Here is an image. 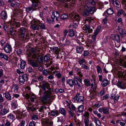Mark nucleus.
I'll return each instance as SVG.
<instances>
[{
	"label": "nucleus",
	"instance_id": "nucleus-6",
	"mask_svg": "<svg viewBox=\"0 0 126 126\" xmlns=\"http://www.w3.org/2000/svg\"><path fill=\"white\" fill-rule=\"evenodd\" d=\"M73 100L76 102L82 103L84 101V98L83 96L81 95L79 93H78L74 98Z\"/></svg>",
	"mask_w": 126,
	"mask_h": 126
},
{
	"label": "nucleus",
	"instance_id": "nucleus-62",
	"mask_svg": "<svg viewBox=\"0 0 126 126\" xmlns=\"http://www.w3.org/2000/svg\"><path fill=\"white\" fill-rule=\"evenodd\" d=\"M36 123L33 121H31L29 124V126H35Z\"/></svg>",
	"mask_w": 126,
	"mask_h": 126
},
{
	"label": "nucleus",
	"instance_id": "nucleus-47",
	"mask_svg": "<svg viewBox=\"0 0 126 126\" xmlns=\"http://www.w3.org/2000/svg\"><path fill=\"white\" fill-rule=\"evenodd\" d=\"M100 26H98L95 32H94V34L97 35L100 31Z\"/></svg>",
	"mask_w": 126,
	"mask_h": 126
},
{
	"label": "nucleus",
	"instance_id": "nucleus-52",
	"mask_svg": "<svg viewBox=\"0 0 126 126\" xmlns=\"http://www.w3.org/2000/svg\"><path fill=\"white\" fill-rule=\"evenodd\" d=\"M89 54V51L87 50H85L84 51L83 53L82 54V55L84 57L87 56Z\"/></svg>",
	"mask_w": 126,
	"mask_h": 126
},
{
	"label": "nucleus",
	"instance_id": "nucleus-45",
	"mask_svg": "<svg viewBox=\"0 0 126 126\" xmlns=\"http://www.w3.org/2000/svg\"><path fill=\"white\" fill-rule=\"evenodd\" d=\"M85 62L86 60L84 59H80L78 61V62L80 65H81L83 63Z\"/></svg>",
	"mask_w": 126,
	"mask_h": 126
},
{
	"label": "nucleus",
	"instance_id": "nucleus-14",
	"mask_svg": "<svg viewBox=\"0 0 126 126\" xmlns=\"http://www.w3.org/2000/svg\"><path fill=\"white\" fill-rule=\"evenodd\" d=\"M1 19H6L7 17V15L6 12L5 10L2 11L0 14Z\"/></svg>",
	"mask_w": 126,
	"mask_h": 126
},
{
	"label": "nucleus",
	"instance_id": "nucleus-55",
	"mask_svg": "<svg viewBox=\"0 0 126 126\" xmlns=\"http://www.w3.org/2000/svg\"><path fill=\"white\" fill-rule=\"evenodd\" d=\"M28 72L30 73H33L34 72V70L31 67H29L27 69Z\"/></svg>",
	"mask_w": 126,
	"mask_h": 126
},
{
	"label": "nucleus",
	"instance_id": "nucleus-63",
	"mask_svg": "<svg viewBox=\"0 0 126 126\" xmlns=\"http://www.w3.org/2000/svg\"><path fill=\"white\" fill-rule=\"evenodd\" d=\"M7 118L11 119H13L15 118L14 116L11 114H9L7 116Z\"/></svg>",
	"mask_w": 126,
	"mask_h": 126
},
{
	"label": "nucleus",
	"instance_id": "nucleus-46",
	"mask_svg": "<svg viewBox=\"0 0 126 126\" xmlns=\"http://www.w3.org/2000/svg\"><path fill=\"white\" fill-rule=\"evenodd\" d=\"M69 115L70 116V118L72 117L74 115V113L73 110H70L69 111Z\"/></svg>",
	"mask_w": 126,
	"mask_h": 126
},
{
	"label": "nucleus",
	"instance_id": "nucleus-7",
	"mask_svg": "<svg viewBox=\"0 0 126 126\" xmlns=\"http://www.w3.org/2000/svg\"><path fill=\"white\" fill-rule=\"evenodd\" d=\"M31 23L32 28L33 30H36L38 29L39 28L38 25L40 23V22L38 20L34 19L31 21Z\"/></svg>",
	"mask_w": 126,
	"mask_h": 126
},
{
	"label": "nucleus",
	"instance_id": "nucleus-34",
	"mask_svg": "<svg viewBox=\"0 0 126 126\" xmlns=\"http://www.w3.org/2000/svg\"><path fill=\"white\" fill-rule=\"evenodd\" d=\"M113 10L110 8L108 9L107 11V13L109 15H112L113 13Z\"/></svg>",
	"mask_w": 126,
	"mask_h": 126
},
{
	"label": "nucleus",
	"instance_id": "nucleus-25",
	"mask_svg": "<svg viewBox=\"0 0 126 126\" xmlns=\"http://www.w3.org/2000/svg\"><path fill=\"white\" fill-rule=\"evenodd\" d=\"M30 98L31 101L32 102H36L38 100V99L36 96L33 94L31 95Z\"/></svg>",
	"mask_w": 126,
	"mask_h": 126
},
{
	"label": "nucleus",
	"instance_id": "nucleus-38",
	"mask_svg": "<svg viewBox=\"0 0 126 126\" xmlns=\"http://www.w3.org/2000/svg\"><path fill=\"white\" fill-rule=\"evenodd\" d=\"M52 13L55 16V17L59 18L60 16L59 14L57 11H54L52 12Z\"/></svg>",
	"mask_w": 126,
	"mask_h": 126
},
{
	"label": "nucleus",
	"instance_id": "nucleus-4",
	"mask_svg": "<svg viewBox=\"0 0 126 126\" xmlns=\"http://www.w3.org/2000/svg\"><path fill=\"white\" fill-rule=\"evenodd\" d=\"M40 53V49L39 48H33L31 49L28 54L27 57H30L32 55V57L34 59L37 58L38 57V55Z\"/></svg>",
	"mask_w": 126,
	"mask_h": 126
},
{
	"label": "nucleus",
	"instance_id": "nucleus-61",
	"mask_svg": "<svg viewBox=\"0 0 126 126\" xmlns=\"http://www.w3.org/2000/svg\"><path fill=\"white\" fill-rule=\"evenodd\" d=\"M112 3L113 5H116L119 6V2H118L116 0H112Z\"/></svg>",
	"mask_w": 126,
	"mask_h": 126
},
{
	"label": "nucleus",
	"instance_id": "nucleus-15",
	"mask_svg": "<svg viewBox=\"0 0 126 126\" xmlns=\"http://www.w3.org/2000/svg\"><path fill=\"white\" fill-rule=\"evenodd\" d=\"M98 111L101 113L103 112L104 113L106 114L109 113V109L107 107L101 108L99 109Z\"/></svg>",
	"mask_w": 126,
	"mask_h": 126
},
{
	"label": "nucleus",
	"instance_id": "nucleus-58",
	"mask_svg": "<svg viewBox=\"0 0 126 126\" xmlns=\"http://www.w3.org/2000/svg\"><path fill=\"white\" fill-rule=\"evenodd\" d=\"M109 97V95L108 94H107L105 96H103L102 97L103 100H105L108 99Z\"/></svg>",
	"mask_w": 126,
	"mask_h": 126
},
{
	"label": "nucleus",
	"instance_id": "nucleus-32",
	"mask_svg": "<svg viewBox=\"0 0 126 126\" xmlns=\"http://www.w3.org/2000/svg\"><path fill=\"white\" fill-rule=\"evenodd\" d=\"M67 82L69 86L71 87H72L74 85V80L72 79H68Z\"/></svg>",
	"mask_w": 126,
	"mask_h": 126
},
{
	"label": "nucleus",
	"instance_id": "nucleus-29",
	"mask_svg": "<svg viewBox=\"0 0 126 126\" xmlns=\"http://www.w3.org/2000/svg\"><path fill=\"white\" fill-rule=\"evenodd\" d=\"M9 31L10 33L12 35H16V30L14 29V28H12V26H11V28L9 29Z\"/></svg>",
	"mask_w": 126,
	"mask_h": 126
},
{
	"label": "nucleus",
	"instance_id": "nucleus-19",
	"mask_svg": "<svg viewBox=\"0 0 126 126\" xmlns=\"http://www.w3.org/2000/svg\"><path fill=\"white\" fill-rule=\"evenodd\" d=\"M11 102V105L12 108L14 109H16L18 106L17 101L16 100H13Z\"/></svg>",
	"mask_w": 126,
	"mask_h": 126
},
{
	"label": "nucleus",
	"instance_id": "nucleus-17",
	"mask_svg": "<svg viewBox=\"0 0 126 126\" xmlns=\"http://www.w3.org/2000/svg\"><path fill=\"white\" fill-rule=\"evenodd\" d=\"M11 25L13 26V28H15L16 27H19L20 26V24L18 22L14 21L12 22L11 23Z\"/></svg>",
	"mask_w": 126,
	"mask_h": 126
},
{
	"label": "nucleus",
	"instance_id": "nucleus-20",
	"mask_svg": "<svg viewBox=\"0 0 126 126\" xmlns=\"http://www.w3.org/2000/svg\"><path fill=\"white\" fill-rule=\"evenodd\" d=\"M83 49L84 48L82 47L77 46L76 47L77 53L78 54H81L82 53Z\"/></svg>",
	"mask_w": 126,
	"mask_h": 126
},
{
	"label": "nucleus",
	"instance_id": "nucleus-3",
	"mask_svg": "<svg viewBox=\"0 0 126 126\" xmlns=\"http://www.w3.org/2000/svg\"><path fill=\"white\" fill-rule=\"evenodd\" d=\"M17 33L18 36L19 38L22 40L29 39V35L28 34L25 35V29L24 28L21 27L19 29H18Z\"/></svg>",
	"mask_w": 126,
	"mask_h": 126
},
{
	"label": "nucleus",
	"instance_id": "nucleus-44",
	"mask_svg": "<svg viewBox=\"0 0 126 126\" xmlns=\"http://www.w3.org/2000/svg\"><path fill=\"white\" fill-rule=\"evenodd\" d=\"M68 17V15L67 14H63L61 15V19L64 20L67 18Z\"/></svg>",
	"mask_w": 126,
	"mask_h": 126
},
{
	"label": "nucleus",
	"instance_id": "nucleus-39",
	"mask_svg": "<svg viewBox=\"0 0 126 126\" xmlns=\"http://www.w3.org/2000/svg\"><path fill=\"white\" fill-rule=\"evenodd\" d=\"M86 10L83 12L82 13L83 16H89L90 13L89 11L88 10H86Z\"/></svg>",
	"mask_w": 126,
	"mask_h": 126
},
{
	"label": "nucleus",
	"instance_id": "nucleus-41",
	"mask_svg": "<svg viewBox=\"0 0 126 126\" xmlns=\"http://www.w3.org/2000/svg\"><path fill=\"white\" fill-rule=\"evenodd\" d=\"M55 91L56 92L58 93H63L64 91V90L61 89H56L55 90Z\"/></svg>",
	"mask_w": 126,
	"mask_h": 126
},
{
	"label": "nucleus",
	"instance_id": "nucleus-2",
	"mask_svg": "<svg viewBox=\"0 0 126 126\" xmlns=\"http://www.w3.org/2000/svg\"><path fill=\"white\" fill-rule=\"evenodd\" d=\"M87 2H86L85 4L82 5L85 7V8H86L88 10L90 13L93 14L96 10V8L94 7H91V5H95L96 3L94 0H87Z\"/></svg>",
	"mask_w": 126,
	"mask_h": 126
},
{
	"label": "nucleus",
	"instance_id": "nucleus-53",
	"mask_svg": "<svg viewBox=\"0 0 126 126\" xmlns=\"http://www.w3.org/2000/svg\"><path fill=\"white\" fill-rule=\"evenodd\" d=\"M93 31V30L92 28H91L90 27H89L88 29L86 30L85 32L87 33H92Z\"/></svg>",
	"mask_w": 126,
	"mask_h": 126
},
{
	"label": "nucleus",
	"instance_id": "nucleus-24",
	"mask_svg": "<svg viewBox=\"0 0 126 126\" xmlns=\"http://www.w3.org/2000/svg\"><path fill=\"white\" fill-rule=\"evenodd\" d=\"M51 50L54 53L58 52L60 51V48H58L57 47H50Z\"/></svg>",
	"mask_w": 126,
	"mask_h": 126
},
{
	"label": "nucleus",
	"instance_id": "nucleus-18",
	"mask_svg": "<svg viewBox=\"0 0 126 126\" xmlns=\"http://www.w3.org/2000/svg\"><path fill=\"white\" fill-rule=\"evenodd\" d=\"M85 22L86 23H88L90 24H91L94 22L93 18L91 17H88L86 18L85 20Z\"/></svg>",
	"mask_w": 126,
	"mask_h": 126
},
{
	"label": "nucleus",
	"instance_id": "nucleus-51",
	"mask_svg": "<svg viewBox=\"0 0 126 126\" xmlns=\"http://www.w3.org/2000/svg\"><path fill=\"white\" fill-rule=\"evenodd\" d=\"M50 59L49 56L48 55H45L44 58V60L45 61L47 62Z\"/></svg>",
	"mask_w": 126,
	"mask_h": 126
},
{
	"label": "nucleus",
	"instance_id": "nucleus-37",
	"mask_svg": "<svg viewBox=\"0 0 126 126\" xmlns=\"http://www.w3.org/2000/svg\"><path fill=\"white\" fill-rule=\"evenodd\" d=\"M85 126H89V119L87 117H86L84 120Z\"/></svg>",
	"mask_w": 126,
	"mask_h": 126
},
{
	"label": "nucleus",
	"instance_id": "nucleus-59",
	"mask_svg": "<svg viewBox=\"0 0 126 126\" xmlns=\"http://www.w3.org/2000/svg\"><path fill=\"white\" fill-rule=\"evenodd\" d=\"M97 71L98 73H100L102 71V69L99 66H97L96 67Z\"/></svg>",
	"mask_w": 126,
	"mask_h": 126
},
{
	"label": "nucleus",
	"instance_id": "nucleus-57",
	"mask_svg": "<svg viewBox=\"0 0 126 126\" xmlns=\"http://www.w3.org/2000/svg\"><path fill=\"white\" fill-rule=\"evenodd\" d=\"M101 105V102H99L98 103L94 104V106L95 108H98L100 107Z\"/></svg>",
	"mask_w": 126,
	"mask_h": 126
},
{
	"label": "nucleus",
	"instance_id": "nucleus-48",
	"mask_svg": "<svg viewBox=\"0 0 126 126\" xmlns=\"http://www.w3.org/2000/svg\"><path fill=\"white\" fill-rule=\"evenodd\" d=\"M120 37L119 35L117 34L115 35L114 37V39L115 40L117 41V42L119 41Z\"/></svg>",
	"mask_w": 126,
	"mask_h": 126
},
{
	"label": "nucleus",
	"instance_id": "nucleus-31",
	"mask_svg": "<svg viewBox=\"0 0 126 126\" xmlns=\"http://www.w3.org/2000/svg\"><path fill=\"white\" fill-rule=\"evenodd\" d=\"M85 85L87 87H88L91 85V83L90 80L87 79H85L84 80Z\"/></svg>",
	"mask_w": 126,
	"mask_h": 126
},
{
	"label": "nucleus",
	"instance_id": "nucleus-43",
	"mask_svg": "<svg viewBox=\"0 0 126 126\" xmlns=\"http://www.w3.org/2000/svg\"><path fill=\"white\" fill-rule=\"evenodd\" d=\"M74 84L76 86H77L78 88H80L81 87V85L79 83L78 81L76 79H74Z\"/></svg>",
	"mask_w": 126,
	"mask_h": 126
},
{
	"label": "nucleus",
	"instance_id": "nucleus-5",
	"mask_svg": "<svg viewBox=\"0 0 126 126\" xmlns=\"http://www.w3.org/2000/svg\"><path fill=\"white\" fill-rule=\"evenodd\" d=\"M32 2V6H30L26 8V11L28 13H31L32 12L35 10L33 7H36L37 6L39 2V0H31Z\"/></svg>",
	"mask_w": 126,
	"mask_h": 126
},
{
	"label": "nucleus",
	"instance_id": "nucleus-28",
	"mask_svg": "<svg viewBox=\"0 0 126 126\" xmlns=\"http://www.w3.org/2000/svg\"><path fill=\"white\" fill-rule=\"evenodd\" d=\"M109 84V82L108 80L104 79L102 80L101 84L103 87H105L107 86Z\"/></svg>",
	"mask_w": 126,
	"mask_h": 126
},
{
	"label": "nucleus",
	"instance_id": "nucleus-64",
	"mask_svg": "<svg viewBox=\"0 0 126 126\" xmlns=\"http://www.w3.org/2000/svg\"><path fill=\"white\" fill-rule=\"evenodd\" d=\"M11 123L8 120L6 121L4 125V126H11Z\"/></svg>",
	"mask_w": 126,
	"mask_h": 126
},
{
	"label": "nucleus",
	"instance_id": "nucleus-54",
	"mask_svg": "<svg viewBox=\"0 0 126 126\" xmlns=\"http://www.w3.org/2000/svg\"><path fill=\"white\" fill-rule=\"evenodd\" d=\"M58 114V112L57 111H52L51 112V115L52 116H54L57 115Z\"/></svg>",
	"mask_w": 126,
	"mask_h": 126
},
{
	"label": "nucleus",
	"instance_id": "nucleus-1",
	"mask_svg": "<svg viewBox=\"0 0 126 126\" xmlns=\"http://www.w3.org/2000/svg\"><path fill=\"white\" fill-rule=\"evenodd\" d=\"M40 87L45 92L43 97L40 98V100L43 104H46L51 96L53 91L50 88L49 84L45 81H43Z\"/></svg>",
	"mask_w": 126,
	"mask_h": 126
},
{
	"label": "nucleus",
	"instance_id": "nucleus-50",
	"mask_svg": "<svg viewBox=\"0 0 126 126\" xmlns=\"http://www.w3.org/2000/svg\"><path fill=\"white\" fill-rule=\"evenodd\" d=\"M4 39L2 37L0 38V43L1 44L2 46H3L5 43V41H4Z\"/></svg>",
	"mask_w": 126,
	"mask_h": 126
},
{
	"label": "nucleus",
	"instance_id": "nucleus-21",
	"mask_svg": "<svg viewBox=\"0 0 126 126\" xmlns=\"http://www.w3.org/2000/svg\"><path fill=\"white\" fill-rule=\"evenodd\" d=\"M68 36L70 37H72L75 35L74 31L72 29H70L68 31Z\"/></svg>",
	"mask_w": 126,
	"mask_h": 126
},
{
	"label": "nucleus",
	"instance_id": "nucleus-22",
	"mask_svg": "<svg viewBox=\"0 0 126 126\" xmlns=\"http://www.w3.org/2000/svg\"><path fill=\"white\" fill-rule=\"evenodd\" d=\"M118 30L119 31V32L120 34L121 35H123L125 36L126 34V31L124 29H122L121 28H118Z\"/></svg>",
	"mask_w": 126,
	"mask_h": 126
},
{
	"label": "nucleus",
	"instance_id": "nucleus-16",
	"mask_svg": "<svg viewBox=\"0 0 126 126\" xmlns=\"http://www.w3.org/2000/svg\"><path fill=\"white\" fill-rule=\"evenodd\" d=\"M117 85L119 88L122 89H125L126 88V85L123 82L118 81L117 83Z\"/></svg>",
	"mask_w": 126,
	"mask_h": 126
},
{
	"label": "nucleus",
	"instance_id": "nucleus-11",
	"mask_svg": "<svg viewBox=\"0 0 126 126\" xmlns=\"http://www.w3.org/2000/svg\"><path fill=\"white\" fill-rule=\"evenodd\" d=\"M4 49L6 53H9L12 51V48L10 45L7 44L4 46Z\"/></svg>",
	"mask_w": 126,
	"mask_h": 126
},
{
	"label": "nucleus",
	"instance_id": "nucleus-30",
	"mask_svg": "<svg viewBox=\"0 0 126 126\" xmlns=\"http://www.w3.org/2000/svg\"><path fill=\"white\" fill-rule=\"evenodd\" d=\"M4 94L5 98L8 100H10L12 99L11 96L9 93L7 92H5L4 93Z\"/></svg>",
	"mask_w": 126,
	"mask_h": 126
},
{
	"label": "nucleus",
	"instance_id": "nucleus-60",
	"mask_svg": "<svg viewBox=\"0 0 126 126\" xmlns=\"http://www.w3.org/2000/svg\"><path fill=\"white\" fill-rule=\"evenodd\" d=\"M35 108L33 107H29L27 109L29 111H32L33 112L35 110Z\"/></svg>",
	"mask_w": 126,
	"mask_h": 126
},
{
	"label": "nucleus",
	"instance_id": "nucleus-8",
	"mask_svg": "<svg viewBox=\"0 0 126 126\" xmlns=\"http://www.w3.org/2000/svg\"><path fill=\"white\" fill-rule=\"evenodd\" d=\"M28 79V76L26 74L20 76L19 79L20 84L21 85L23 84Z\"/></svg>",
	"mask_w": 126,
	"mask_h": 126
},
{
	"label": "nucleus",
	"instance_id": "nucleus-10",
	"mask_svg": "<svg viewBox=\"0 0 126 126\" xmlns=\"http://www.w3.org/2000/svg\"><path fill=\"white\" fill-rule=\"evenodd\" d=\"M27 59L28 62L33 67H38L39 65L37 61L31 59L29 58H27Z\"/></svg>",
	"mask_w": 126,
	"mask_h": 126
},
{
	"label": "nucleus",
	"instance_id": "nucleus-13",
	"mask_svg": "<svg viewBox=\"0 0 126 126\" xmlns=\"http://www.w3.org/2000/svg\"><path fill=\"white\" fill-rule=\"evenodd\" d=\"M118 74L119 77H122L123 80L126 81V71L123 72L118 71Z\"/></svg>",
	"mask_w": 126,
	"mask_h": 126
},
{
	"label": "nucleus",
	"instance_id": "nucleus-56",
	"mask_svg": "<svg viewBox=\"0 0 126 126\" xmlns=\"http://www.w3.org/2000/svg\"><path fill=\"white\" fill-rule=\"evenodd\" d=\"M40 25L39 24V25L40 26V28L44 30L46 29V27L45 25L43 23H41L40 22Z\"/></svg>",
	"mask_w": 126,
	"mask_h": 126
},
{
	"label": "nucleus",
	"instance_id": "nucleus-26",
	"mask_svg": "<svg viewBox=\"0 0 126 126\" xmlns=\"http://www.w3.org/2000/svg\"><path fill=\"white\" fill-rule=\"evenodd\" d=\"M9 112L8 109L4 108L1 110V115H4L6 114Z\"/></svg>",
	"mask_w": 126,
	"mask_h": 126
},
{
	"label": "nucleus",
	"instance_id": "nucleus-35",
	"mask_svg": "<svg viewBox=\"0 0 126 126\" xmlns=\"http://www.w3.org/2000/svg\"><path fill=\"white\" fill-rule=\"evenodd\" d=\"M94 122L98 126H100L101 125V123L100 121L96 118L95 117L94 118Z\"/></svg>",
	"mask_w": 126,
	"mask_h": 126
},
{
	"label": "nucleus",
	"instance_id": "nucleus-9",
	"mask_svg": "<svg viewBox=\"0 0 126 126\" xmlns=\"http://www.w3.org/2000/svg\"><path fill=\"white\" fill-rule=\"evenodd\" d=\"M42 123L44 126H53V122L51 121V118L44 119Z\"/></svg>",
	"mask_w": 126,
	"mask_h": 126
},
{
	"label": "nucleus",
	"instance_id": "nucleus-27",
	"mask_svg": "<svg viewBox=\"0 0 126 126\" xmlns=\"http://www.w3.org/2000/svg\"><path fill=\"white\" fill-rule=\"evenodd\" d=\"M47 107L44 106H41L39 109V111L40 112H42L43 113H44L47 112Z\"/></svg>",
	"mask_w": 126,
	"mask_h": 126
},
{
	"label": "nucleus",
	"instance_id": "nucleus-12",
	"mask_svg": "<svg viewBox=\"0 0 126 126\" xmlns=\"http://www.w3.org/2000/svg\"><path fill=\"white\" fill-rule=\"evenodd\" d=\"M69 15L72 16H71V18L77 21H79L81 18L80 16L77 14H74L71 13Z\"/></svg>",
	"mask_w": 126,
	"mask_h": 126
},
{
	"label": "nucleus",
	"instance_id": "nucleus-36",
	"mask_svg": "<svg viewBox=\"0 0 126 126\" xmlns=\"http://www.w3.org/2000/svg\"><path fill=\"white\" fill-rule=\"evenodd\" d=\"M84 107L83 106L81 105L79 106L78 108V111L79 113H81L83 110Z\"/></svg>",
	"mask_w": 126,
	"mask_h": 126
},
{
	"label": "nucleus",
	"instance_id": "nucleus-49",
	"mask_svg": "<svg viewBox=\"0 0 126 126\" xmlns=\"http://www.w3.org/2000/svg\"><path fill=\"white\" fill-rule=\"evenodd\" d=\"M60 111L61 113L63 114L64 115H65L66 112L64 109L61 108L60 110Z\"/></svg>",
	"mask_w": 126,
	"mask_h": 126
},
{
	"label": "nucleus",
	"instance_id": "nucleus-40",
	"mask_svg": "<svg viewBox=\"0 0 126 126\" xmlns=\"http://www.w3.org/2000/svg\"><path fill=\"white\" fill-rule=\"evenodd\" d=\"M90 25L85 24L83 26H82V29L84 31V32H86V30L88 29V28H89V27H90Z\"/></svg>",
	"mask_w": 126,
	"mask_h": 126
},
{
	"label": "nucleus",
	"instance_id": "nucleus-33",
	"mask_svg": "<svg viewBox=\"0 0 126 126\" xmlns=\"http://www.w3.org/2000/svg\"><path fill=\"white\" fill-rule=\"evenodd\" d=\"M26 65V63L25 61L22 60L21 61L20 65V67L21 69H24Z\"/></svg>",
	"mask_w": 126,
	"mask_h": 126
},
{
	"label": "nucleus",
	"instance_id": "nucleus-23",
	"mask_svg": "<svg viewBox=\"0 0 126 126\" xmlns=\"http://www.w3.org/2000/svg\"><path fill=\"white\" fill-rule=\"evenodd\" d=\"M118 62H119L121 65L126 68V57L124 60H120Z\"/></svg>",
	"mask_w": 126,
	"mask_h": 126
},
{
	"label": "nucleus",
	"instance_id": "nucleus-42",
	"mask_svg": "<svg viewBox=\"0 0 126 126\" xmlns=\"http://www.w3.org/2000/svg\"><path fill=\"white\" fill-rule=\"evenodd\" d=\"M74 80H76L77 81H78L81 84H82V79L81 78L77 77L76 76H75L74 77Z\"/></svg>",
	"mask_w": 126,
	"mask_h": 126
}]
</instances>
